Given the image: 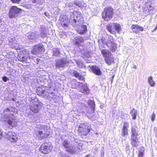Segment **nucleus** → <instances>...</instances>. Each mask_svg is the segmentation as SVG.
<instances>
[{
	"instance_id": "2f4dec72",
	"label": "nucleus",
	"mask_w": 157,
	"mask_h": 157,
	"mask_svg": "<svg viewBox=\"0 0 157 157\" xmlns=\"http://www.w3.org/2000/svg\"><path fill=\"white\" fill-rule=\"evenodd\" d=\"M76 63L78 66L80 68H82L85 67L82 63L79 60H78L76 61Z\"/></svg>"
},
{
	"instance_id": "20e7f679",
	"label": "nucleus",
	"mask_w": 157,
	"mask_h": 157,
	"mask_svg": "<svg viewBox=\"0 0 157 157\" xmlns=\"http://www.w3.org/2000/svg\"><path fill=\"white\" fill-rule=\"evenodd\" d=\"M41 129L39 130H36L33 134L34 137L39 140L44 139L46 138L49 135L48 132L49 128L45 125H40Z\"/></svg>"
},
{
	"instance_id": "09e8293b",
	"label": "nucleus",
	"mask_w": 157,
	"mask_h": 157,
	"mask_svg": "<svg viewBox=\"0 0 157 157\" xmlns=\"http://www.w3.org/2000/svg\"><path fill=\"white\" fill-rule=\"evenodd\" d=\"M89 155H87L85 157H89Z\"/></svg>"
},
{
	"instance_id": "f257e3e1",
	"label": "nucleus",
	"mask_w": 157,
	"mask_h": 157,
	"mask_svg": "<svg viewBox=\"0 0 157 157\" xmlns=\"http://www.w3.org/2000/svg\"><path fill=\"white\" fill-rule=\"evenodd\" d=\"M74 16L71 17L69 20L70 24L73 26L78 27H80L78 29V33L80 34H83L87 30V27L86 25L80 26L83 23V18L81 13L78 11L74 12Z\"/></svg>"
},
{
	"instance_id": "ea45409f",
	"label": "nucleus",
	"mask_w": 157,
	"mask_h": 157,
	"mask_svg": "<svg viewBox=\"0 0 157 157\" xmlns=\"http://www.w3.org/2000/svg\"><path fill=\"white\" fill-rule=\"evenodd\" d=\"M155 114L154 113H153V114L152 115L151 118V120L152 121H154V120H155Z\"/></svg>"
},
{
	"instance_id": "f8f14e48",
	"label": "nucleus",
	"mask_w": 157,
	"mask_h": 157,
	"mask_svg": "<svg viewBox=\"0 0 157 157\" xmlns=\"http://www.w3.org/2000/svg\"><path fill=\"white\" fill-rule=\"evenodd\" d=\"M38 101L34 102L30 105V110L35 113H37L39 111L42 105V103L39 101Z\"/></svg>"
},
{
	"instance_id": "f3484780",
	"label": "nucleus",
	"mask_w": 157,
	"mask_h": 157,
	"mask_svg": "<svg viewBox=\"0 0 157 157\" xmlns=\"http://www.w3.org/2000/svg\"><path fill=\"white\" fill-rule=\"evenodd\" d=\"M60 22L62 25L65 28L68 26V20L66 16H60L59 17Z\"/></svg>"
},
{
	"instance_id": "8fccbe9b",
	"label": "nucleus",
	"mask_w": 157,
	"mask_h": 157,
	"mask_svg": "<svg viewBox=\"0 0 157 157\" xmlns=\"http://www.w3.org/2000/svg\"><path fill=\"white\" fill-rule=\"evenodd\" d=\"M133 67H134V68H136V66H135Z\"/></svg>"
},
{
	"instance_id": "4be33fe9",
	"label": "nucleus",
	"mask_w": 157,
	"mask_h": 157,
	"mask_svg": "<svg viewBox=\"0 0 157 157\" xmlns=\"http://www.w3.org/2000/svg\"><path fill=\"white\" fill-rule=\"evenodd\" d=\"M114 28L113 23L109 24L107 25L106 26V28L108 31L113 34H114L115 33V29Z\"/></svg>"
},
{
	"instance_id": "b1692460",
	"label": "nucleus",
	"mask_w": 157,
	"mask_h": 157,
	"mask_svg": "<svg viewBox=\"0 0 157 157\" xmlns=\"http://www.w3.org/2000/svg\"><path fill=\"white\" fill-rule=\"evenodd\" d=\"M88 104L90 106V108L91 109L92 112L93 113L95 110V104L94 101L90 100L88 101Z\"/></svg>"
},
{
	"instance_id": "6ab92c4d",
	"label": "nucleus",
	"mask_w": 157,
	"mask_h": 157,
	"mask_svg": "<svg viewBox=\"0 0 157 157\" xmlns=\"http://www.w3.org/2000/svg\"><path fill=\"white\" fill-rule=\"evenodd\" d=\"M91 70L95 75H100L101 74L100 68L97 66H93L91 67Z\"/></svg>"
},
{
	"instance_id": "7ed1b4c3",
	"label": "nucleus",
	"mask_w": 157,
	"mask_h": 157,
	"mask_svg": "<svg viewBox=\"0 0 157 157\" xmlns=\"http://www.w3.org/2000/svg\"><path fill=\"white\" fill-rule=\"evenodd\" d=\"M62 144L66 149V151L73 155L77 152V149L81 150L82 149V144L75 142L71 144L70 142L67 140H65L62 142Z\"/></svg>"
},
{
	"instance_id": "a19ab883",
	"label": "nucleus",
	"mask_w": 157,
	"mask_h": 157,
	"mask_svg": "<svg viewBox=\"0 0 157 157\" xmlns=\"http://www.w3.org/2000/svg\"><path fill=\"white\" fill-rule=\"evenodd\" d=\"M21 0H11V1L13 3L18 2Z\"/></svg>"
},
{
	"instance_id": "e433bc0d",
	"label": "nucleus",
	"mask_w": 157,
	"mask_h": 157,
	"mask_svg": "<svg viewBox=\"0 0 157 157\" xmlns=\"http://www.w3.org/2000/svg\"><path fill=\"white\" fill-rule=\"evenodd\" d=\"M58 98V97L54 95L53 96V98H52V99L54 100L55 102H56L57 101V99Z\"/></svg>"
},
{
	"instance_id": "5701e85b",
	"label": "nucleus",
	"mask_w": 157,
	"mask_h": 157,
	"mask_svg": "<svg viewBox=\"0 0 157 157\" xmlns=\"http://www.w3.org/2000/svg\"><path fill=\"white\" fill-rule=\"evenodd\" d=\"M136 127L133 126L131 128V137H137L138 132L136 130Z\"/></svg>"
},
{
	"instance_id": "423d86ee",
	"label": "nucleus",
	"mask_w": 157,
	"mask_h": 157,
	"mask_svg": "<svg viewBox=\"0 0 157 157\" xmlns=\"http://www.w3.org/2000/svg\"><path fill=\"white\" fill-rule=\"evenodd\" d=\"M90 125L87 123H81L79 125L78 131L83 136L87 135L91 130Z\"/></svg>"
},
{
	"instance_id": "de8ad7c7",
	"label": "nucleus",
	"mask_w": 157,
	"mask_h": 157,
	"mask_svg": "<svg viewBox=\"0 0 157 157\" xmlns=\"http://www.w3.org/2000/svg\"><path fill=\"white\" fill-rule=\"evenodd\" d=\"M2 22V21H1V19L0 18V27H1V26L2 25V24H1Z\"/></svg>"
},
{
	"instance_id": "603ef678",
	"label": "nucleus",
	"mask_w": 157,
	"mask_h": 157,
	"mask_svg": "<svg viewBox=\"0 0 157 157\" xmlns=\"http://www.w3.org/2000/svg\"><path fill=\"white\" fill-rule=\"evenodd\" d=\"M39 59H37V61H38V60Z\"/></svg>"
},
{
	"instance_id": "c9c22d12",
	"label": "nucleus",
	"mask_w": 157,
	"mask_h": 157,
	"mask_svg": "<svg viewBox=\"0 0 157 157\" xmlns=\"http://www.w3.org/2000/svg\"><path fill=\"white\" fill-rule=\"evenodd\" d=\"M54 95V94L52 93H50L48 94L49 99V100H52V98H53V96Z\"/></svg>"
},
{
	"instance_id": "3c124183",
	"label": "nucleus",
	"mask_w": 157,
	"mask_h": 157,
	"mask_svg": "<svg viewBox=\"0 0 157 157\" xmlns=\"http://www.w3.org/2000/svg\"><path fill=\"white\" fill-rule=\"evenodd\" d=\"M2 43V41H0V44H1V43Z\"/></svg>"
},
{
	"instance_id": "0eeeda50",
	"label": "nucleus",
	"mask_w": 157,
	"mask_h": 157,
	"mask_svg": "<svg viewBox=\"0 0 157 157\" xmlns=\"http://www.w3.org/2000/svg\"><path fill=\"white\" fill-rule=\"evenodd\" d=\"M113 9L110 7L105 8L102 12V17L106 21H108L112 18Z\"/></svg>"
},
{
	"instance_id": "393cba45",
	"label": "nucleus",
	"mask_w": 157,
	"mask_h": 157,
	"mask_svg": "<svg viewBox=\"0 0 157 157\" xmlns=\"http://www.w3.org/2000/svg\"><path fill=\"white\" fill-rule=\"evenodd\" d=\"M131 144L133 146L136 147L138 144V140L137 137H131Z\"/></svg>"
},
{
	"instance_id": "9b49d317",
	"label": "nucleus",
	"mask_w": 157,
	"mask_h": 157,
	"mask_svg": "<svg viewBox=\"0 0 157 157\" xmlns=\"http://www.w3.org/2000/svg\"><path fill=\"white\" fill-rule=\"evenodd\" d=\"M70 61L65 58H62L56 61V67L57 68H63L68 65Z\"/></svg>"
},
{
	"instance_id": "f03ea898",
	"label": "nucleus",
	"mask_w": 157,
	"mask_h": 157,
	"mask_svg": "<svg viewBox=\"0 0 157 157\" xmlns=\"http://www.w3.org/2000/svg\"><path fill=\"white\" fill-rule=\"evenodd\" d=\"M10 113V109L7 108L4 111L3 114L1 116L9 128L15 127L17 125V121L15 117Z\"/></svg>"
},
{
	"instance_id": "2eb2a0df",
	"label": "nucleus",
	"mask_w": 157,
	"mask_h": 157,
	"mask_svg": "<svg viewBox=\"0 0 157 157\" xmlns=\"http://www.w3.org/2000/svg\"><path fill=\"white\" fill-rule=\"evenodd\" d=\"M79 91L82 93L88 94L89 93V89L86 84L82 83L79 85Z\"/></svg>"
},
{
	"instance_id": "72a5a7b5",
	"label": "nucleus",
	"mask_w": 157,
	"mask_h": 157,
	"mask_svg": "<svg viewBox=\"0 0 157 157\" xmlns=\"http://www.w3.org/2000/svg\"><path fill=\"white\" fill-rule=\"evenodd\" d=\"M33 3L41 4L43 2V0H30Z\"/></svg>"
},
{
	"instance_id": "412c9836",
	"label": "nucleus",
	"mask_w": 157,
	"mask_h": 157,
	"mask_svg": "<svg viewBox=\"0 0 157 157\" xmlns=\"http://www.w3.org/2000/svg\"><path fill=\"white\" fill-rule=\"evenodd\" d=\"M132 28L133 29V31L136 33H139L140 31H143V28L139 26L138 25H132Z\"/></svg>"
},
{
	"instance_id": "f704fd0d",
	"label": "nucleus",
	"mask_w": 157,
	"mask_h": 157,
	"mask_svg": "<svg viewBox=\"0 0 157 157\" xmlns=\"http://www.w3.org/2000/svg\"><path fill=\"white\" fill-rule=\"evenodd\" d=\"M40 36L42 37H44L45 36L46 33L44 30L42 31Z\"/></svg>"
},
{
	"instance_id": "79ce46f5",
	"label": "nucleus",
	"mask_w": 157,
	"mask_h": 157,
	"mask_svg": "<svg viewBox=\"0 0 157 157\" xmlns=\"http://www.w3.org/2000/svg\"><path fill=\"white\" fill-rule=\"evenodd\" d=\"M126 150L128 151L129 149V146L128 144H127L126 145Z\"/></svg>"
},
{
	"instance_id": "c756f323",
	"label": "nucleus",
	"mask_w": 157,
	"mask_h": 157,
	"mask_svg": "<svg viewBox=\"0 0 157 157\" xmlns=\"http://www.w3.org/2000/svg\"><path fill=\"white\" fill-rule=\"evenodd\" d=\"M53 56H58L60 54L59 50L57 48H53Z\"/></svg>"
},
{
	"instance_id": "4468645a",
	"label": "nucleus",
	"mask_w": 157,
	"mask_h": 157,
	"mask_svg": "<svg viewBox=\"0 0 157 157\" xmlns=\"http://www.w3.org/2000/svg\"><path fill=\"white\" fill-rule=\"evenodd\" d=\"M6 137L11 142H15L17 139V137L16 134L12 132H9L6 133Z\"/></svg>"
},
{
	"instance_id": "c85d7f7f",
	"label": "nucleus",
	"mask_w": 157,
	"mask_h": 157,
	"mask_svg": "<svg viewBox=\"0 0 157 157\" xmlns=\"http://www.w3.org/2000/svg\"><path fill=\"white\" fill-rule=\"evenodd\" d=\"M148 81L151 86H154L155 84V82L154 81L152 77H149L148 79Z\"/></svg>"
},
{
	"instance_id": "9d476101",
	"label": "nucleus",
	"mask_w": 157,
	"mask_h": 157,
	"mask_svg": "<svg viewBox=\"0 0 157 157\" xmlns=\"http://www.w3.org/2000/svg\"><path fill=\"white\" fill-rule=\"evenodd\" d=\"M52 148L50 143H45L41 145L40 147L39 151L40 152L44 154H48L50 152Z\"/></svg>"
},
{
	"instance_id": "58836bf2",
	"label": "nucleus",
	"mask_w": 157,
	"mask_h": 157,
	"mask_svg": "<svg viewBox=\"0 0 157 157\" xmlns=\"http://www.w3.org/2000/svg\"><path fill=\"white\" fill-rule=\"evenodd\" d=\"M144 153L143 152L140 151L139 152L138 156L139 157H143Z\"/></svg>"
},
{
	"instance_id": "aec40b11",
	"label": "nucleus",
	"mask_w": 157,
	"mask_h": 157,
	"mask_svg": "<svg viewBox=\"0 0 157 157\" xmlns=\"http://www.w3.org/2000/svg\"><path fill=\"white\" fill-rule=\"evenodd\" d=\"M45 88L44 86H41L37 88L36 93L38 95H42L45 93Z\"/></svg>"
},
{
	"instance_id": "39448f33",
	"label": "nucleus",
	"mask_w": 157,
	"mask_h": 157,
	"mask_svg": "<svg viewBox=\"0 0 157 157\" xmlns=\"http://www.w3.org/2000/svg\"><path fill=\"white\" fill-rule=\"evenodd\" d=\"M101 41L102 42L103 46L106 45L113 52H115L117 50V45L115 43L114 39L112 37L110 36L107 39L102 38Z\"/></svg>"
},
{
	"instance_id": "cd10ccee",
	"label": "nucleus",
	"mask_w": 157,
	"mask_h": 157,
	"mask_svg": "<svg viewBox=\"0 0 157 157\" xmlns=\"http://www.w3.org/2000/svg\"><path fill=\"white\" fill-rule=\"evenodd\" d=\"M113 26L115 28V30H116L118 33L121 30V25L118 24L117 23H113Z\"/></svg>"
},
{
	"instance_id": "c03bdc74",
	"label": "nucleus",
	"mask_w": 157,
	"mask_h": 157,
	"mask_svg": "<svg viewBox=\"0 0 157 157\" xmlns=\"http://www.w3.org/2000/svg\"><path fill=\"white\" fill-rule=\"evenodd\" d=\"M2 132L1 131V130L0 129V139L2 138Z\"/></svg>"
},
{
	"instance_id": "ddd939ff",
	"label": "nucleus",
	"mask_w": 157,
	"mask_h": 157,
	"mask_svg": "<svg viewBox=\"0 0 157 157\" xmlns=\"http://www.w3.org/2000/svg\"><path fill=\"white\" fill-rule=\"evenodd\" d=\"M44 51V46L41 44H37L33 47L32 53L34 55L37 54H42Z\"/></svg>"
},
{
	"instance_id": "dca6fc26",
	"label": "nucleus",
	"mask_w": 157,
	"mask_h": 157,
	"mask_svg": "<svg viewBox=\"0 0 157 157\" xmlns=\"http://www.w3.org/2000/svg\"><path fill=\"white\" fill-rule=\"evenodd\" d=\"M129 124L128 122L125 121L124 122L123 128L121 131V135L123 136L128 135V128L129 127Z\"/></svg>"
},
{
	"instance_id": "49530a36",
	"label": "nucleus",
	"mask_w": 157,
	"mask_h": 157,
	"mask_svg": "<svg viewBox=\"0 0 157 157\" xmlns=\"http://www.w3.org/2000/svg\"><path fill=\"white\" fill-rule=\"evenodd\" d=\"M14 48H15V49H17L18 48L17 47V44H16L15 46H14Z\"/></svg>"
},
{
	"instance_id": "1a4fd4ad",
	"label": "nucleus",
	"mask_w": 157,
	"mask_h": 157,
	"mask_svg": "<svg viewBox=\"0 0 157 157\" xmlns=\"http://www.w3.org/2000/svg\"><path fill=\"white\" fill-rule=\"evenodd\" d=\"M21 12V9L13 6L10 10L9 17L10 18L16 17L20 15Z\"/></svg>"
},
{
	"instance_id": "7c9ffc66",
	"label": "nucleus",
	"mask_w": 157,
	"mask_h": 157,
	"mask_svg": "<svg viewBox=\"0 0 157 157\" xmlns=\"http://www.w3.org/2000/svg\"><path fill=\"white\" fill-rule=\"evenodd\" d=\"M73 74L74 75L76 78H78L80 79L83 78V77L78 72L76 71H74Z\"/></svg>"
},
{
	"instance_id": "4c0bfd02",
	"label": "nucleus",
	"mask_w": 157,
	"mask_h": 157,
	"mask_svg": "<svg viewBox=\"0 0 157 157\" xmlns=\"http://www.w3.org/2000/svg\"><path fill=\"white\" fill-rule=\"evenodd\" d=\"M9 78L6 76H4L2 78V80L4 82H6Z\"/></svg>"
},
{
	"instance_id": "473e14b6",
	"label": "nucleus",
	"mask_w": 157,
	"mask_h": 157,
	"mask_svg": "<svg viewBox=\"0 0 157 157\" xmlns=\"http://www.w3.org/2000/svg\"><path fill=\"white\" fill-rule=\"evenodd\" d=\"M136 112L134 109H133L131 113V114L132 117V119L133 120H135L136 119Z\"/></svg>"
},
{
	"instance_id": "a18cd8bd",
	"label": "nucleus",
	"mask_w": 157,
	"mask_h": 157,
	"mask_svg": "<svg viewBox=\"0 0 157 157\" xmlns=\"http://www.w3.org/2000/svg\"><path fill=\"white\" fill-rule=\"evenodd\" d=\"M44 14L45 16H48L49 15V13L48 12H44Z\"/></svg>"
},
{
	"instance_id": "37998d69",
	"label": "nucleus",
	"mask_w": 157,
	"mask_h": 157,
	"mask_svg": "<svg viewBox=\"0 0 157 157\" xmlns=\"http://www.w3.org/2000/svg\"><path fill=\"white\" fill-rule=\"evenodd\" d=\"M61 155L62 157H71L68 156V155Z\"/></svg>"
},
{
	"instance_id": "a211bd4d",
	"label": "nucleus",
	"mask_w": 157,
	"mask_h": 157,
	"mask_svg": "<svg viewBox=\"0 0 157 157\" xmlns=\"http://www.w3.org/2000/svg\"><path fill=\"white\" fill-rule=\"evenodd\" d=\"M30 59L31 58L29 56H26L22 52L19 53L17 56V59L21 61H26L28 59Z\"/></svg>"
},
{
	"instance_id": "6e6552de",
	"label": "nucleus",
	"mask_w": 157,
	"mask_h": 157,
	"mask_svg": "<svg viewBox=\"0 0 157 157\" xmlns=\"http://www.w3.org/2000/svg\"><path fill=\"white\" fill-rule=\"evenodd\" d=\"M101 52L107 63L110 65L113 62L114 59L113 55L110 52L105 49H103L101 51Z\"/></svg>"
},
{
	"instance_id": "864d4df0",
	"label": "nucleus",
	"mask_w": 157,
	"mask_h": 157,
	"mask_svg": "<svg viewBox=\"0 0 157 157\" xmlns=\"http://www.w3.org/2000/svg\"><path fill=\"white\" fill-rule=\"evenodd\" d=\"M13 43V44H14V43Z\"/></svg>"
},
{
	"instance_id": "bb28decb",
	"label": "nucleus",
	"mask_w": 157,
	"mask_h": 157,
	"mask_svg": "<svg viewBox=\"0 0 157 157\" xmlns=\"http://www.w3.org/2000/svg\"><path fill=\"white\" fill-rule=\"evenodd\" d=\"M36 36V34L32 32L28 34V37L29 39L30 40H34L37 37V36Z\"/></svg>"
},
{
	"instance_id": "a878e982",
	"label": "nucleus",
	"mask_w": 157,
	"mask_h": 157,
	"mask_svg": "<svg viewBox=\"0 0 157 157\" xmlns=\"http://www.w3.org/2000/svg\"><path fill=\"white\" fill-rule=\"evenodd\" d=\"M76 40L75 44L76 45L78 46L80 45L81 44L83 43L84 41L83 38L80 36H78L76 38Z\"/></svg>"
}]
</instances>
